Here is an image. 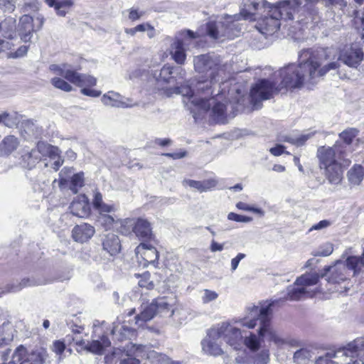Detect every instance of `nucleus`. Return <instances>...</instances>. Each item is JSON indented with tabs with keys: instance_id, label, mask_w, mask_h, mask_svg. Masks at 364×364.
I'll use <instances>...</instances> for the list:
<instances>
[{
	"instance_id": "obj_1",
	"label": "nucleus",
	"mask_w": 364,
	"mask_h": 364,
	"mask_svg": "<svg viewBox=\"0 0 364 364\" xmlns=\"http://www.w3.org/2000/svg\"><path fill=\"white\" fill-rule=\"evenodd\" d=\"M341 50L335 48H308L299 55V64H289L279 70L280 83L267 79L259 80L250 90L251 102L256 109L260 102L272 98L284 88H300L304 82L315 84L318 79L331 70H338Z\"/></svg>"
},
{
	"instance_id": "obj_2",
	"label": "nucleus",
	"mask_w": 364,
	"mask_h": 364,
	"mask_svg": "<svg viewBox=\"0 0 364 364\" xmlns=\"http://www.w3.org/2000/svg\"><path fill=\"white\" fill-rule=\"evenodd\" d=\"M226 79L217 77L216 79H211L207 75L206 78L201 77L198 80H193L189 87H176L174 92L189 97L188 109L196 121L203 119L210 111V117L216 123L223 124L225 122V105L215 102L213 99L207 100L206 97H196L195 95L200 94L213 95V88L218 84H224Z\"/></svg>"
},
{
	"instance_id": "obj_3",
	"label": "nucleus",
	"mask_w": 364,
	"mask_h": 364,
	"mask_svg": "<svg viewBox=\"0 0 364 364\" xmlns=\"http://www.w3.org/2000/svg\"><path fill=\"white\" fill-rule=\"evenodd\" d=\"M279 301L280 299L271 301L267 305L261 307L251 304L247 306L245 316L239 321L242 326L250 329L254 328L257 322L259 323L258 337L255 333H250L242 340V343L252 352H256L260 348L261 343L264 341L265 336L277 346L284 343V340L278 336L272 326V306Z\"/></svg>"
},
{
	"instance_id": "obj_4",
	"label": "nucleus",
	"mask_w": 364,
	"mask_h": 364,
	"mask_svg": "<svg viewBox=\"0 0 364 364\" xmlns=\"http://www.w3.org/2000/svg\"><path fill=\"white\" fill-rule=\"evenodd\" d=\"M320 168H324L326 176L331 183L338 184L341 181V149L338 145L332 147L321 146L317 150Z\"/></svg>"
},
{
	"instance_id": "obj_5",
	"label": "nucleus",
	"mask_w": 364,
	"mask_h": 364,
	"mask_svg": "<svg viewBox=\"0 0 364 364\" xmlns=\"http://www.w3.org/2000/svg\"><path fill=\"white\" fill-rule=\"evenodd\" d=\"M193 65L197 73H205L211 79H216V77L227 78V65L219 56L210 54L199 55L194 57Z\"/></svg>"
},
{
	"instance_id": "obj_6",
	"label": "nucleus",
	"mask_w": 364,
	"mask_h": 364,
	"mask_svg": "<svg viewBox=\"0 0 364 364\" xmlns=\"http://www.w3.org/2000/svg\"><path fill=\"white\" fill-rule=\"evenodd\" d=\"M320 276L316 273L306 274L297 278L294 286L287 288V300L299 301L307 297H312L315 292L308 290V287L317 284Z\"/></svg>"
},
{
	"instance_id": "obj_7",
	"label": "nucleus",
	"mask_w": 364,
	"mask_h": 364,
	"mask_svg": "<svg viewBox=\"0 0 364 364\" xmlns=\"http://www.w3.org/2000/svg\"><path fill=\"white\" fill-rule=\"evenodd\" d=\"M239 20L236 16H227L223 21H210L207 23V33L209 36L214 39H220L226 37L228 38H234L240 33V29L235 23Z\"/></svg>"
},
{
	"instance_id": "obj_8",
	"label": "nucleus",
	"mask_w": 364,
	"mask_h": 364,
	"mask_svg": "<svg viewBox=\"0 0 364 364\" xmlns=\"http://www.w3.org/2000/svg\"><path fill=\"white\" fill-rule=\"evenodd\" d=\"M44 23V18L38 14L33 17L25 14L20 18L18 24V35L24 42H28L33 36V33L41 29Z\"/></svg>"
},
{
	"instance_id": "obj_9",
	"label": "nucleus",
	"mask_w": 364,
	"mask_h": 364,
	"mask_svg": "<svg viewBox=\"0 0 364 364\" xmlns=\"http://www.w3.org/2000/svg\"><path fill=\"white\" fill-rule=\"evenodd\" d=\"M13 358L20 361V364H43L47 358V352L42 348L29 350L20 346L14 352Z\"/></svg>"
},
{
	"instance_id": "obj_10",
	"label": "nucleus",
	"mask_w": 364,
	"mask_h": 364,
	"mask_svg": "<svg viewBox=\"0 0 364 364\" xmlns=\"http://www.w3.org/2000/svg\"><path fill=\"white\" fill-rule=\"evenodd\" d=\"M220 336L227 344L235 350H238L242 344L243 337L239 328L234 326L229 323H222L217 326Z\"/></svg>"
},
{
	"instance_id": "obj_11",
	"label": "nucleus",
	"mask_w": 364,
	"mask_h": 364,
	"mask_svg": "<svg viewBox=\"0 0 364 364\" xmlns=\"http://www.w3.org/2000/svg\"><path fill=\"white\" fill-rule=\"evenodd\" d=\"M301 2L299 0H283L277 4H271L269 11L274 12L280 19L291 20Z\"/></svg>"
},
{
	"instance_id": "obj_12",
	"label": "nucleus",
	"mask_w": 364,
	"mask_h": 364,
	"mask_svg": "<svg viewBox=\"0 0 364 364\" xmlns=\"http://www.w3.org/2000/svg\"><path fill=\"white\" fill-rule=\"evenodd\" d=\"M220 339V333L216 327L211 328L208 331L206 336L201 341L203 350L205 353L213 356L223 354Z\"/></svg>"
},
{
	"instance_id": "obj_13",
	"label": "nucleus",
	"mask_w": 364,
	"mask_h": 364,
	"mask_svg": "<svg viewBox=\"0 0 364 364\" xmlns=\"http://www.w3.org/2000/svg\"><path fill=\"white\" fill-rule=\"evenodd\" d=\"M146 346L129 343L123 348L119 364H140L137 357H145Z\"/></svg>"
},
{
	"instance_id": "obj_14",
	"label": "nucleus",
	"mask_w": 364,
	"mask_h": 364,
	"mask_svg": "<svg viewBox=\"0 0 364 364\" xmlns=\"http://www.w3.org/2000/svg\"><path fill=\"white\" fill-rule=\"evenodd\" d=\"M195 38H196V34L193 31L188 30L186 31L184 39H176L174 41L171 45V54L176 63L181 65L184 63L186 58L185 48V46L187 44L186 41Z\"/></svg>"
},
{
	"instance_id": "obj_15",
	"label": "nucleus",
	"mask_w": 364,
	"mask_h": 364,
	"mask_svg": "<svg viewBox=\"0 0 364 364\" xmlns=\"http://www.w3.org/2000/svg\"><path fill=\"white\" fill-rule=\"evenodd\" d=\"M270 4L265 0H243L240 15L245 19H256L255 15L262 10L269 9Z\"/></svg>"
},
{
	"instance_id": "obj_16",
	"label": "nucleus",
	"mask_w": 364,
	"mask_h": 364,
	"mask_svg": "<svg viewBox=\"0 0 364 364\" xmlns=\"http://www.w3.org/2000/svg\"><path fill=\"white\" fill-rule=\"evenodd\" d=\"M136 254H140L144 262L142 265L146 267L148 264H152L155 267L159 264V252L152 245H147L145 242H141L135 250Z\"/></svg>"
},
{
	"instance_id": "obj_17",
	"label": "nucleus",
	"mask_w": 364,
	"mask_h": 364,
	"mask_svg": "<svg viewBox=\"0 0 364 364\" xmlns=\"http://www.w3.org/2000/svg\"><path fill=\"white\" fill-rule=\"evenodd\" d=\"M267 10V16L261 18L258 21V29L262 33L272 34L277 31L280 28V18L276 16L274 12H269Z\"/></svg>"
},
{
	"instance_id": "obj_18",
	"label": "nucleus",
	"mask_w": 364,
	"mask_h": 364,
	"mask_svg": "<svg viewBox=\"0 0 364 364\" xmlns=\"http://www.w3.org/2000/svg\"><path fill=\"white\" fill-rule=\"evenodd\" d=\"M102 102L108 107L128 108L137 105L136 103H132V100L124 98L120 94L115 92H108L102 97Z\"/></svg>"
},
{
	"instance_id": "obj_19",
	"label": "nucleus",
	"mask_w": 364,
	"mask_h": 364,
	"mask_svg": "<svg viewBox=\"0 0 364 364\" xmlns=\"http://www.w3.org/2000/svg\"><path fill=\"white\" fill-rule=\"evenodd\" d=\"M340 261H337L333 266H328L324 269L325 273L321 275V277L328 276V285L327 290L333 292L337 291L340 287V282L341 280V269L338 267Z\"/></svg>"
},
{
	"instance_id": "obj_20",
	"label": "nucleus",
	"mask_w": 364,
	"mask_h": 364,
	"mask_svg": "<svg viewBox=\"0 0 364 364\" xmlns=\"http://www.w3.org/2000/svg\"><path fill=\"white\" fill-rule=\"evenodd\" d=\"M69 208L73 215L79 218H86L90 213L88 199L85 195L77 196L73 200Z\"/></svg>"
},
{
	"instance_id": "obj_21",
	"label": "nucleus",
	"mask_w": 364,
	"mask_h": 364,
	"mask_svg": "<svg viewBox=\"0 0 364 364\" xmlns=\"http://www.w3.org/2000/svg\"><path fill=\"white\" fill-rule=\"evenodd\" d=\"M134 235L144 242L150 241L154 239V234L151 223L144 218H136Z\"/></svg>"
},
{
	"instance_id": "obj_22",
	"label": "nucleus",
	"mask_w": 364,
	"mask_h": 364,
	"mask_svg": "<svg viewBox=\"0 0 364 364\" xmlns=\"http://www.w3.org/2000/svg\"><path fill=\"white\" fill-rule=\"evenodd\" d=\"M93 226L87 223L75 225L72 230V237L75 242L83 243L89 240L95 234Z\"/></svg>"
},
{
	"instance_id": "obj_23",
	"label": "nucleus",
	"mask_w": 364,
	"mask_h": 364,
	"mask_svg": "<svg viewBox=\"0 0 364 364\" xmlns=\"http://www.w3.org/2000/svg\"><path fill=\"white\" fill-rule=\"evenodd\" d=\"M363 49L358 46H351L346 50L343 56V62L350 67L357 68L363 59Z\"/></svg>"
},
{
	"instance_id": "obj_24",
	"label": "nucleus",
	"mask_w": 364,
	"mask_h": 364,
	"mask_svg": "<svg viewBox=\"0 0 364 364\" xmlns=\"http://www.w3.org/2000/svg\"><path fill=\"white\" fill-rule=\"evenodd\" d=\"M112 334L118 341L132 339L136 336V331L124 323H114L112 329Z\"/></svg>"
},
{
	"instance_id": "obj_25",
	"label": "nucleus",
	"mask_w": 364,
	"mask_h": 364,
	"mask_svg": "<svg viewBox=\"0 0 364 364\" xmlns=\"http://www.w3.org/2000/svg\"><path fill=\"white\" fill-rule=\"evenodd\" d=\"M102 244L103 250L110 255H115L121 250L120 240L118 236L114 233L105 235L102 240Z\"/></svg>"
},
{
	"instance_id": "obj_26",
	"label": "nucleus",
	"mask_w": 364,
	"mask_h": 364,
	"mask_svg": "<svg viewBox=\"0 0 364 364\" xmlns=\"http://www.w3.org/2000/svg\"><path fill=\"white\" fill-rule=\"evenodd\" d=\"M179 70L182 69L178 67L175 68L169 65H165L161 69L158 75H156V73H154V77L159 82H164L167 84L174 85L175 83H176V80L173 74Z\"/></svg>"
},
{
	"instance_id": "obj_27",
	"label": "nucleus",
	"mask_w": 364,
	"mask_h": 364,
	"mask_svg": "<svg viewBox=\"0 0 364 364\" xmlns=\"http://www.w3.org/2000/svg\"><path fill=\"white\" fill-rule=\"evenodd\" d=\"M19 140L14 135L5 136L0 142V156H8L19 146Z\"/></svg>"
},
{
	"instance_id": "obj_28",
	"label": "nucleus",
	"mask_w": 364,
	"mask_h": 364,
	"mask_svg": "<svg viewBox=\"0 0 364 364\" xmlns=\"http://www.w3.org/2000/svg\"><path fill=\"white\" fill-rule=\"evenodd\" d=\"M154 301L157 314L161 317L170 318L175 301L173 299L161 297L154 299Z\"/></svg>"
},
{
	"instance_id": "obj_29",
	"label": "nucleus",
	"mask_w": 364,
	"mask_h": 364,
	"mask_svg": "<svg viewBox=\"0 0 364 364\" xmlns=\"http://www.w3.org/2000/svg\"><path fill=\"white\" fill-rule=\"evenodd\" d=\"M16 21L13 17H7L0 23V33L8 39H13L16 36Z\"/></svg>"
},
{
	"instance_id": "obj_30",
	"label": "nucleus",
	"mask_w": 364,
	"mask_h": 364,
	"mask_svg": "<svg viewBox=\"0 0 364 364\" xmlns=\"http://www.w3.org/2000/svg\"><path fill=\"white\" fill-rule=\"evenodd\" d=\"M216 184L217 181L214 179H208L202 181L191 179H185L183 181V186H188L200 192L208 191L214 188Z\"/></svg>"
},
{
	"instance_id": "obj_31",
	"label": "nucleus",
	"mask_w": 364,
	"mask_h": 364,
	"mask_svg": "<svg viewBox=\"0 0 364 364\" xmlns=\"http://www.w3.org/2000/svg\"><path fill=\"white\" fill-rule=\"evenodd\" d=\"M145 357L151 364H179L178 362L172 361L166 355L151 350L146 346Z\"/></svg>"
},
{
	"instance_id": "obj_32",
	"label": "nucleus",
	"mask_w": 364,
	"mask_h": 364,
	"mask_svg": "<svg viewBox=\"0 0 364 364\" xmlns=\"http://www.w3.org/2000/svg\"><path fill=\"white\" fill-rule=\"evenodd\" d=\"M349 183L353 186H359L364 178V168L360 164H354L347 173Z\"/></svg>"
},
{
	"instance_id": "obj_33",
	"label": "nucleus",
	"mask_w": 364,
	"mask_h": 364,
	"mask_svg": "<svg viewBox=\"0 0 364 364\" xmlns=\"http://www.w3.org/2000/svg\"><path fill=\"white\" fill-rule=\"evenodd\" d=\"M155 315H157L156 307L155 306L154 300L148 305H141V311L139 314H137L135 317L136 323H137L139 321H150L154 318Z\"/></svg>"
},
{
	"instance_id": "obj_34",
	"label": "nucleus",
	"mask_w": 364,
	"mask_h": 364,
	"mask_svg": "<svg viewBox=\"0 0 364 364\" xmlns=\"http://www.w3.org/2000/svg\"><path fill=\"white\" fill-rule=\"evenodd\" d=\"M338 353H340V350H330L324 355L319 356L316 360L315 364H339L341 358Z\"/></svg>"
},
{
	"instance_id": "obj_35",
	"label": "nucleus",
	"mask_w": 364,
	"mask_h": 364,
	"mask_svg": "<svg viewBox=\"0 0 364 364\" xmlns=\"http://www.w3.org/2000/svg\"><path fill=\"white\" fill-rule=\"evenodd\" d=\"M22 158L24 166L29 169L33 168L36 164L41 160L40 155L34 149H32L31 151L23 154Z\"/></svg>"
},
{
	"instance_id": "obj_36",
	"label": "nucleus",
	"mask_w": 364,
	"mask_h": 364,
	"mask_svg": "<svg viewBox=\"0 0 364 364\" xmlns=\"http://www.w3.org/2000/svg\"><path fill=\"white\" fill-rule=\"evenodd\" d=\"M79 75L80 73L74 70L71 65L64 63V68L63 73H60V76L63 77L67 80L76 85L77 80H79Z\"/></svg>"
},
{
	"instance_id": "obj_37",
	"label": "nucleus",
	"mask_w": 364,
	"mask_h": 364,
	"mask_svg": "<svg viewBox=\"0 0 364 364\" xmlns=\"http://www.w3.org/2000/svg\"><path fill=\"white\" fill-rule=\"evenodd\" d=\"M313 135L314 134L311 132L305 134H301L300 136L296 138H294L290 136H284L282 137L281 141L289 142L291 144L300 146H303L308 139L312 137Z\"/></svg>"
},
{
	"instance_id": "obj_38",
	"label": "nucleus",
	"mask_w": 364,
	"mask_h": 364,
	"mask_svg": "<svg viewBox=\"0 0 364 364\" xmlns=\"http://www.w3.org/2000/svg\"><path fill=\"white\" fill-rule=\"evenodd\" d=\"M136 218H126L121 221L119 232L124 235H130L134 232Z\"/></svg>"
},
{
	"instance_id": "obj_39",
	"label": "nucleus",
	"mask_w": 364,
	"mask_h": 364,
	"mask_svg": "<svg viewBox=\"0 0 364 364\" xmlns=\"http://www.w3.org/2000/svg\"><path fill=\"white\" fill-rule=\"evenodd\" d=\"M346 266L349 269L354 272V274L358 273L361 268L364 267L363 262L359 257L350 256L346 259Z\"/></svg>"
},
{
	"instance_id": "obj_40",
	"label": "nucleus",
	"mask_w": 364,
	"mask_h": 364,
	"mask_svg": "<svg viewBox=\"0 0 364 364\" xmlns=\"http://www.w3.org/2000/svg\"><path fill=\"white\" fill-rule=\"evenodd\" d=\"M170 318L176 323H181L186 318V314L183 309L179 306L174 304L171 310Z\"/></svg>"
},
{
	"instance_id": "obj_41",
	"label": "nucleus",
	"mask_w": 364,
	"mask_h": 364,
	"mask_svg": "<svg viewBox=\"0 0 364 364\" xmlns=\"http://www.w3.org/2000/svg\"><path fill=\"white\" fill-rule=\"evenodd\" d=\"M13 340L11 330L2 325L0 327V347L8 345Z\"/></svg>"
},
{
	"instance_id": "obj_42",
	"label": "nucleus",
	"mask_w": 364,
	"mask_h": 364,
	"mask_svg": "<svg viewBox=\"0 0 364 364\" xmlns=\"http://www.w3.org/2000/svg\"><path fill=\"white\" fill-rule=\"evenodd\" d=\"M359 130L356 128H349L343 131V142L350 144L353 140L359 141L358 139H356L358 135Z\"/></svg>"
},
{
	"instance_id": "obj_43",
	"label": "nucleus",
	"mask_w": 364,
	"mask_h": 364,
	"mask_svg": "<svg viewBox=\"0 0 364 364\" xmlns=\"http://www.w3.org/2000/svg\"><path fill=\"white\" fill-rule=\"evenodd\" d=\"M253 364H267L269 362V350L264 349L252 357Z\"/></svg>"
},
{
	"instance_id": "obj_44",
	"label": "nucleus",
	"mask_w": 364,
	"mask_h": 364,
	"mask_svg": "<svg viewBox=\"0 0 364 364\" xmlns=\"http://www.w3.org/2000/svg\"><path fill=\"white\" fill-rule=\"evenodd\" d=\"M78 79L76 83V85L78 87H92L95 85L97 82L96 78L94 77L85 74H80Z\"/></svg>"
},
{
	"instance_id": "obj_45",
	"label": "nucleus",
	"mask_w": 364,
	"mask_h": 364,
	"mask_svg": "<svg viewBox=\"0 0 364 364\" xmlns=\"http://www.w3.org/2000/svg\"><path fill=\"white\" fill-rule=\"evenodd\" d=\"M311 357V352L305 348L296 351L294 354V360L296 364H301Z\"/></svg>"
},
{
	"instance_id": "obj_46",
	"label": "nucleus",
	"mask_w": 364,
	"mask_h": 364,
	"mask_svg": "<svg viewBox=\"0 0 364 364\" xmlns=\"http://www.w3.org/2000/svg\"><path fill=\"white\" fill-rule=\"evenodd\" d=\"M51 84L55 88L65 92H70L73 90V87L69 83L60 77H53L51 80Z\"/></svg>"
},
{
	"instance_id": "obj_47",
	"label": "nucleus",
	"mask_w": 364,
	"mask_h": 364,
	"mask_svg": "<svg viewBox=\"0 0 364 364\" xmlns=\"http://www.w3.org/2000/svg\"><path fill=\"white\" fill-rule=\"evenodd\" d=\"M72 5L73 2L70 0L60 1L55 9L58 16H65Z\"/></svg>"
},
{
	"instance_id": "obj_48",
	"label": "nucleus",
	"mask_w": 364,
	"mask_h": 364,
	"mask_svg": "<svg viewBox=\"0 0 364 364\" xmlns=\"http://www.w3.org/2000/svg\"><path fill=\"white\" fill-rule=\"evenodd\" d=\"M83 185V173L74 174L71 178L70 190L76 193L77 188Z\"/></svg>"
},
{
	"instance_id": "obj_49",
	"label": "nucleus",
	"mask_w": 364,
	"mask_h": 364,
	"mask_svg": "<svg viewBox=\"0 0 364 364\" xmlns=\"http://www.w3.org/2000/svg\"><path fill=\"white\" fill-rule=\"evenodd\" d=\"M333 246L331 243H326L321 245L314 252V256L326 257L333 252Z\"/></svg>"
},
{
	"instance_id": "obj_50",
	"label": "nucleus",
	"mask_w": 364,
	"mask_h": 364,
	"mask_svg": "<svg viewBox=\"0 0 364 364\" xmlns=\"http://www.w3.org/2000/svg\"><path fill=\"white\" fill-rule=\"evenodd\" d=\"M218 298V294L210 289H204L203 291V294L201 296L202 302L203 304H208L209 302L213 301Z\"/></svg>"
},
{
	"instance_id": "obj_51",
	"label": "nucleus",
	"mask_w": 364,
	"mask_h": 364,
	"mask_svg": "<svg viewBox=\"0 0 364 364\" xmlns=\"http://www.w3.org/2000/svg\"><path fill=\"white\" fill-rule=\"evenodd\" d=\"M98 222L102 226L107 230L111 228L114 222V219L112 215L107 214H102L99 216Z\"/></svg>"
},
{
	"instance_id": "obj_52",
	"label": "nucleus",
	"mask_w": 364,
	"mask_h": 364,
	"mask_svg": "<svg viewBox=\"0 0 364 364\" xmlns=\"http://www.w3.org/2000/svg\"><path fill=\"white\" fill-rule=\"evenodd\" d=\"M236 207L242 210L251 211L255 213L259 214L260 216H264V212L261 208L251 207L250 205L243 202H238L236 204Z\"/></svg>"
},
{
	"instance_id": "obj_53",
	"label": "nucleus",
	"mask_w": 364,
	"mask_h": 364,
	"mask_svg": "<svg viewBox=\"0 0 364 364\" xmlns=\"http://www.w3.org/2000/svg\"><path fill=\"white\" fill-rule=\"evenodd\" d=\"M38 284H40V283L37 282L34 279L29 278L23 279L18 285L12 287L11 291H18L26 287L35 286Z\"/></svg>"
},
{
	"instance_id": "obj_54",
	"label": "nucleus",
	"mask_w": 364,
	"mask_h": 364,
	"mask_svg": "<svg viewBox=\"0 0 364 364\" xmlns=\"http://www.w3.org/2000/svg\"><path fill=\"white\" fill-rule=\"evenodd\" d=\"M40 3L38 0H25L23 4V11H36L39 9Z\"/></svg>"
},
{
	"instance_id": "obj_55",
	"label": "nucleus",
	"mask_w": 364,
	"mask_h": 364,
	"mask_svg": "<svg viewBox=\"0 0 364 364\" xmlns=\"http://www.w3.org/2000/svg\"><path fill=\"white\" fill-rule=\"evenodd\" d=\"M17 0H0V9L6 12H12L16 8Z\"/></svg>"
},
{
	"instance_id": "obj_56",
	"label": "nucleus",
	"mask_w": 364,
	"mask_h": 364,
	"mask_svg": "<svg viewBox=\"0 0 364 364\" xmlns=\"http://www.w3.org/2000/svg\"><path fill=\"white\" fill-rule=\"evenodd\" d=\"M49 149H50V145L43 141H38L36 148H34L41 158L47 156Z\"/></svg>"
},
{
	"instance_id": "obj_57",
	"label": "nucleus",
	"mask_w": 364,
	"mask_h": 364,
	"mask_svg": "<svg viewBox=\"0 0 364 364\" xmlns=\"http://www.w3.org/2000/svg\"><path fill=\"white\" fill-rule=\"evenodd\" d=\"M150 274L145 272L143 274L141 279L139 281V286L141 287L146 288L147 289H151L154 288V283L152 281H149Z\"/></svg>"
},
{
	"instance_id": "obj_58",
	"label": "nucleus",
	"mask_w": 364,
	"mask_h": 364,
	"mask_svg": "<svg viewBox=\"0 0 364 364\" xmlns=\"http://www.w3.org/2000/svg\"><path fill=\"white\" fill-rule=\"evenodd\" d=\"M228 219L230 220H233L236 222L240 223H250L252 220L251 217L239 215L235 213H230L228 215Z\"/></svg>"
},
{
	"instance_id": "obj_59",
	"label": "nucleus",
	"mask_w": 364,
	"mask_h": 364,
	"mask_svg": "<svg viewBox=\"0 0 364 364\" xmlns=\"http://www.w3.org/2000/svg\"><path fill=\"white\" fill-rule=\"evenodd\" d=\"M87 348L88 350L95 354L100 355L102 354L103 353L101 342L98 340L92 341L90 343L87 345Z\"/></svg>"
},
{
	"instance_id": "obj_60",
	"label": "nucleus",
	"mask_w": 364,
	"mask_h": 364,
	"mask_svg": "<svg viewBox=\"0 0 364 364\" xmlns=\"http://www.w3.org/2000/svg\"><path fill=\"white\" fill-rule=\"evenodd\" d=\"M331 225V222L328 220H321L318 223L311 226V228L309 230V232H311L313 230H321L323 229L327 228Z\"/></svg>"
},
{
	"instance_id": "obj_61",
	"label": "nucleus",
	"mask_w": 364,
	"mask_h": 364,
	"mask_svg": "<svg viewBox=\"0 0 364 364\" xmlns=\"http://www.w3.org/2000/svg\"><path fill=\"white\" fill-rule=\"evenodd\" d=\"M144 14V11H139L136 9H131L129 10V19L132 21H134L139 20Z\"/></svg>"
},
{
	"instance_id": "obj_62",
	"label": "nucleus",
	"mask_w": 364,
	"mask_h": 364,
	"mask_svg": "<svg viewBox=\"0 0 364 364\" xmlns=\"http://www.w3.org/2000/svg\"><path fill=\"white\" fill-rule=\"evenodd\" d=\"M246 257L244 253H239L237 255L231 259V270L235 271L240 263V262Z\"/></svg>"
},
{
	"instance_id": "obj_63",
	"label": "nucleus",
	"mask_w": 364,
	"mask_h": 364,
	"mask_svg": "<svg viewBox=\"0 0 364 364\" xmlns=\"http://www.w3.org/2000/svg\"><path fill=\"white\" fill-rule=\"evenodd\" d=\"M145 73V70L137 68L129 73V79L134 80L135 78L142 76Z\"/></svg>"
},
{
	"instance_id": "obj_64",
	"label": "nucleus",
	"mask_w": 364,
	"mask_h": 364,
	"mask_svg": "<svg viewBox=\"0 0 364 364\" xmlns=\"http://www.w3.org/2000/svg\"><path fill=\"white\" fill-rule=\"evenodd\" d=\"M65 348V345L60 341H56L53 343V349L57 354L60 355Z\"/></svg>"
}]
</instances>
